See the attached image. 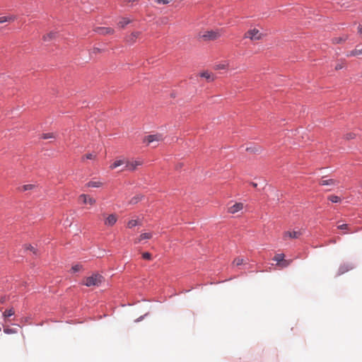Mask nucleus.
I'll return each instance as SVG.
<instances>
[{"mask_svg": "<svg viewBox=\"0 0 362 362\" xmlns=\"http://www.w3.org/2000/svg\"><path fill=\"white\" fill-rule=\"evenodd\" d=\"M104 278L99 274H93L91 276L83 279L82 284L88 287L99 286L101 285Z\"/></svg>", "mask_w": 362, "mask_h": 362, "instance_id": "nucleus-1", "label": "nucleus"}, {"mask_svg": "<svg viewBox=\"0 0 362 362\" xmlns=\"http://www.w3.org/2000/svg\"><path fill=\"white\" fill-rule=\"evenodd\" d=\"M263 37V34L259 32L257 28H252L247 30L245 35L244 38H248L252 41L259 40Z\"/></svg>", "mask_w": 362, "mask_h": 362, "instance_id": "nucleus-2", "label": "nucleus"}, {"mask_svg": "<svg viewBox=\"0 0 362 362\" xmlns=\"http://www.w3.org/2000/svg\"><path fill=\"white\" fill-rule=\"evenodd\" d=\"M163 140V137L162 134H151L146 136L144 139V142L146 143L148 145L154 144L153 147H156L160 141Z\"/></svg>", "mask_w": 362, "mask_h": 362, "instance_id": "nucleus-3", "label": "nucleus"}, {"mask_svg": "<svg viewBox=\"0 0 362 362\" xmlns=\"http://www.w3.org/2000/svg\"><path fill=\"white\" fill-rule=\"evenodd\" d=\"M221 36V33L218 30H206L202 35L204 40H214Z\"/></svg>", "mask_w": 362, "mask_h": 362, "instance_id": "nucleus-4", "label": "nucleus"}, {"mask_svg": "<svg viewBox=\"0 0 362 362\" xmlns=\"http://www.w3.org/2000/svg\"><path fill=\"white\" fill-rule=\"evenodd\" d=\"M143 160H127L125 169L128 170H135L139 166L142 165Z\"/></svg>", "mask_w": 362, "mask_h": 362, "instance_id": "nucleus-5", "label": "nucleus"}, {"mask_svg": "<svg viewBox=\"0 0 362 362\" xmlns=\"http://www.w3.org/2000/svg\"><path fill=\"white\" fill-rule=\"evenodd\" d=\"M103 216L105 217L104 224L107 227L113 226L117 221V216L115 214H109L107 216H105V214H103Z\"/></svg>", "mask_w": 362, "mask_h": 362, "instance_id": "nucleus-6", "label": "nucleus"}, {"mask_svg": "<svg viewBox=\"0 0 362 362\" xmlns=\"http://www.w3.org/2000/svg\"><path fill=\"white\" fill-rule=\"evenodd\" d=\"M79 199L85 204L94 205L95 204V199L94 198L85 194H81L79 196Z\"/></svg>", "mask_w": 362, "mask_h": 362, "instance_id": "nucleus-7", "label": "nucleus"}, {"mask_svg": "<svg viewBox=\"0 0 362 362\" xmlns=\"http://www.w3.org/2000/svg\"><path fill=\"white\" fill-rule=\"evenodd\" d=\"M243 206L244 205L243 203H235L232 206H228V212L230 214H235L241 211L243 209Z\"/></svg>", "mask_w": 362, "mask_h": 362, "instance_id": "nucleus-8", "label": "nucleus"}, {"mask_svg": "<svg viewBox=\"0 0 362 362\" xmlns=\"http://www.w3.org/2000/svg\"><path fill=\"white\" fill-rule=\"evenodd\" d=\"M140 35H141V32H139V31L133 32L129 35L127 36L125 40L127 42H128L129 44H133L136 41V40L139 37Z\"/></svg>", "mask_w": 362, "mask_h": 362, "instance_id": "nucleus-9", "label": "nucleus"}, {"mask_svg": "<svg viewBox=\"0 0 362 362\" xmlns=\"http://www.w3.org/2000/svg\"><path fill=\"white\" fill-rule=\"evenodd\" d=\"M301 235L300 231H286L284 233V239L287 240L288 238H298Z\"/></svg>", "mask_w": 362, "mask_h": 362, "instance_id": "nucleus-10", "label": "nucleus"}, {"mask_svg": "<svg viewBox=\"0 0 362 362\" xmlns=\"http://www.w3.org/2000/svg\"><path fill=\"white\" fill-rule=\"evenodd\" d=\"M200 76L204 78L209 82L213 81L215 79L214 75L208 71L201 73Z\"/></svg>", "mask_w": 362, "mask_h": 362, "instance_id": "nucleus-11", "label": "nucleus"}, {"mask_svg": "<svg viewBox=\"0 0 362 362\" xmlns=\"http://www.w3.org/2000/svg\"><path fill=\"white\" fill-rule=\"evenodd\" d=\"M97 32L100 35H111L113 34L114 30L111 28H98Z\"/></svg>", "mask_w": 362, "mask_h": 362, "instance_id": "nucleus-12", "label": "nucleus"}, {"mask_svg": "<svg viewBox=\"0 0 362 362\" xmlns=\"http://www.w3.org/2000/svg\"><path fill=\"white\" fill-rule=\"evenodd\" d=\"M338 229L339 230H345L346 231L344 233V234H346V233H356L358 231V230H351L349 227V225L348 224H346V223H344V224H341V225H339L337 226Z\"/></svg>", "mask_w": 362, "mask_h": 362, "instance_id": "nucleus-13", "label": "nucleus"}, {"mask_svg": "<svg viewBox=\"0 0 362 362\" xmlns=\"http://www.w3.org/2000/svg\"><path fill=\"white\" fill-rule=\"evenodd\" d=\"M85 186L86 187H100L103 186V182L98 180H91L87 182Z\"/></svg>", "mask_w": 362, "mask_h": 362, "instance_id": "nucleus-14", "label": "nucleus"}, {"mask_svg": "<svg viewBox=\"0 0 362 362\" xmlns=\"http://www.w3.org/2000/svg\"><path fill=\"white\" fill-rule=\"evenodd\" d=\"M151 237L152 234L151 233H144L140 235V236L135 240L134 243L136 244L141 242L142 240L150 239Z\"/></svg>", "mask_w": 362, "mask_h": 362, "instance_id": "nucleus-15", "label": "nucleus"}, {"mask_svg": "<svg viewBox=\"0 0 362 362\" xmlns=\"http://www.w3.org/2000/svg\"><path fill=\"white\" fill-rule=\"evenodd\" d=\"M360 54H362V48L356 47L354 50L349 52L346 54V57H355Z\"/></svg>", "mask_w": 362, "mask_h": 362, "instance_id": "nucleus-16", "label": "nucleus"}, {"mask_svg": "<svg viewBox=\"0 0 362 362\" xmlns=\"http://www.w3.org/2000/svg\"><path fill=\"white\" fill-rule=\"evenodd\" d=\"M132 20L127 18H121V19L117 23V25L120 28H124L127 25L130 23Z\"/></svg>", "mask_w": 362, "mask_h": 362, "instance_id": "nucleus-17", "label": "nucleus"}, {"mask_svg": "<svg viewBox=\"0 0 362 362\" xmlns=\"http://www.w3.org/2000/svg\"><path fill=\"white\" fill-rule=\"evenodd\" d=\"M16 20V17L14 16H6L0 17V23H4L6 22H13Z\"/></svg>", "mask_w": 362, "mask_h": 362, "instance_id": "nucleus-18", "label": "nucleus"}, {"mask_svg": "<svg viewBox=\"0 0 362 362\" xmlns=\"http://www.w3.org/2000/svg\"><path fill=\"white\" fill-rule=\"evenodd\" d=\"M337 183V181L334 179L322 180L320 182V185H336Z\"/></svg>", "mask_w": 362, "mask_h": 362, "instance_id": "nucleus-19", "label": "nucleus"}, {"mask_svg": "<svg viewBox=\"0 0 362 362\" xmlns=\"http://www.w3.org/2000/svg\"><path fill=\"white\" fill-rule=\"evenodd\" d=\"M284 257H285V255L283 253L276 254L274 257L273 259L274 261L277 262V264L279 265L284 259Z\"/></svg>", "mask_w": 362, "mask_h": 362, "instance_id": "nucleus-20", "label": "nucleus"}, {"mask_svg": "<svg viewBox=\"0 0 362 362\" xmlns=\"http://www.w3.org/2000/svg\"><path fill=\"white\" fill-rule=\"evenodd\" d=\"M35 187V186L34 185H32V184L24 185L22 187H19V190L21 192H25V191L31 190V189H34Z\"/></svg>", "mask_w": 362, "mask_h": 362, "instance_id": "nucleus-21", "label": "nucleus"}, {"mask_svg": "<svg viewBox=\"0 0 362 362\" xmlns=\"http://www.w3.org/2000/svg\"><path fill=\"white\" fill-rule=\"evenodd\" d=\"M15 313L14 312V310L13 308H10V309H7L6 310L4 313H3V317L4 318H8L12 315H13Z\"/></svg>", "mask_w": 362, "mask_h": 362, "instance_id": "nucleus-22", "label": "nucleus"}, {"mask_svg": "<svg viewBox=\"0 0 362 362\" xmlns=\"http://www.w3.org/2000/svg\"><path fill=\"white\" fill-rule=\"evenodd\" d=\"M96 153H87L86 154L85 156H83L81 158L82 161H84L86 159H89V160H94L96 158Z\"/></svg>", "mask_w": 362, "mask_h": 362, "instance_id": "nucleus-23", "label": "nucleus"}, {"mask_svg": "<svg viewBox=\"0 0 362 362\" xmlns=\"http://www.w3.org/2000/svg\"><path fill=\"white\" fill-rule=\"evenodd\" d=\"M126 164V161L123 160H115L111 165H110V168L111 169H115L123 164Z\"/></svg>", "mask_w": 362, "mask_h": 362, "instance_id": "nucleus-24", "label": "nucleus"}, {"mask_svg": "<svg viewBox=\"0 0 362 362\" xmlns=\"http://www.w3.org/2000/svg\"><path fill=\"white\" fill-rule=\"evenodd\" d=\"M57 35V33L54 32H50L47 35H45L43 36L44 41H49L52 39L54 38Z\"/></svg>", "mask_w": 362, "mask_h": 362, "instance_id": "nucleus-25", "label": "nucleus"}, {"mask_svg": "<svg viewBox=\"0 0 362 362\" xmlns=\"http://www.w3.org/2000/svg\"><path fill=\"white\" fill-rule=\"evenodd\" d=\"M142 197H143L142 195L137 194L131 199V200L129 201V204H136L142 199Z\"/></svg>", "mask_w": 362, "mask_h": 362, "instance_id": "nucleus-26", "label": "nucleus"}, {"mask_svg": "<svg viewBox=\"0 0 362 362\" xmlns=\"http://www.w3.org/2000/svg\"><path fill=\"white\" fill-rule=\"evenodd\" d=\"M328 199L333 203H338L341 202V198L336 195L329 196Z\"/></svg>", "mask_w": 362, "mask_h": 362, "instance_id": "nucleus-27", "label": "nucleus"}, {"mask_svg": "<svg viewBox=\"0 0 362 362\" xmlns=\"http://www.w3.org/2000/svg\"><path fill=\"white\" fill-rule=\"evenodd\" d=\"M292 262V260L291 259H284L279 266H280L282 268L287 267L288 265H290Z\"/></svg>", "mask_w": 362, "mask_h": 362, "instance_id": "nucleus-28", "label": "nucleus"}, {"mask_svg": "<svg viewBox=\"0 0 362 362\" xmlns=\"http://www.w3.org/2000/svg\"><path fill=\"white\" fill-rule=\"evenodd\" d=\"M138 224H139V221L137 220L132 219V220H130L128 221L127 227L129 228H132Z\"/></svg>", "mask_w": 362, "mask_h": 362, "instance_id": "nucleus-29", "label": "nucleus"}, {"mask_svg": "<svg viewBox=\"0 0 362 362\" xmlns=\"http://www.w3.org/2000/svg\"><path fill=\"white\" fill-rule=\"evenodd\" d=\"M243 262L244 259L243 258L237 257L233 260V264L235 266H240L243 264Z\"/></svg>", "mask_w": 362, "mask_h": 362, "instance_id": "nucleus-30", "label": "nucleus"}, {"mask_svg": "<svg viewBox=\"0 0 362 362\" xmlns=\"http://www.w3.org/2000/svg\"><path fill=\"white\" fill-rule=\"evenodd\" d=\"M228 67V63H226V64H218L216 65L215 69L216 70H220V69H227Z\"/></svg>", "mask_w": 362, "mask_h": 362, "instance_id": "nucleus-31", "label": "nucleus"}, {"mask_svg": "<svg viewBox=\"0 0 362 362\" xmlns=\"http://www.w3.org/2000/svg\"><path fill=\"white\" fill-rule=\"evenodd\" d=\"M41 138L43 139H50V138H54V136L52 133H46V134H42L41 136Z\"/></svg>", "mask_w": 362, "mask_h": 362, "instance_id": "nucleus-32", "label": "nucleus"}, {"mask_svg": "<svg viewBox=\"0 0 362 362\" xmlns=\"http://www.w3.org/2000/svg\"><path fill=\"white\" fill-rule=\"evenodd\" d=\"M4 332L6 334H15L17 332L16 329H11V328H4Z\"/></svg>", "mask_w": 362, "mask_h": 362, "instance_id": "nucleus-33", "label": "nucleus"}, {"mask_svg": "<svg viewBox=\"0 0 362 362\" xmlns=\"http://www.w3.org/2000/svg\"><path fill=\"white\" fill-rule=\"evenodd\" d=\"M81 268H82L81 265L76 264L71 267V270L73 271V272H77L80 271L81 269Z\"/></svg>", "mask_w": 362, "mask_h": 362, "instance_id": "nucleus-34", "label": "nucleus"}, {"mask_svg": "<svg viewBox=\"0 0 362 362\" xmlns=\"http://www.w3.org/2000/svg\"><path fill=\"white\" fill-rule=\"evenodd\" d=\"M356 136V134L354 133H348L346 134L344 137L346 140H350L354 139Z\"/></svg>", "mask_w": 362, "mask_h": 362, "instance_id": "nucleus-35", "label": "nucleus"}, {"mask_svg": "<svg viewBox=\"0 0 362 362\" xmlns=\"http://www.w3.org/2000/svg\"><path fill=\"white\" fill-rule=\"evenodd\" d=\"M142 257L145 259L150 260L151 259V254L149 252H144Z\"/></svg>", "mask_w": 362, "mask_h": 362, "instance_id": "nucleus-36", "label": "nucleus"}, {"mask_svg": "<svg viewBox=\"0 0 362 362\" xmlns=\"http://www.w3.org/2000/svg\"><path fill=\"white\" fill-rule=\"evenodd\" d=\"M344 66V62H341L339 63H338L336 66H335V70H339V69H341Z\"/></svg>", "mask_w": 362, "mask_h": 362, "instance_id": "nucleus-37", "label": "nucleus"}, {"mask_svg": "<svg viewBox=\"0 0 362 362\" xmlns=\"http://www.w3.org/2000/svg\"><path fill=\"white\" fill-rule=\"evenodd\" d=\"M345 39H343L341 37H335L333 39V42L334 43H340L342 41H344Z\"/></svg>", "mask_w": 362, "mask_h": 362, "instance_id": "nucleus-38", "label": "nucleus"}, {"mask_svg": "<svg viewBox=\"0 0 362 362\" xmlns=\"http://www.w3.org/2000/svg\"><path fill=\"white\" fill-rule=\"evenodd\" d=\"M172 0H158V3L160 4H168Z\"/></svg>", "mask_w": 362, "mask_h": 362, "instance_id": "nucleus-39", "label": "nucleus"}, {"mask_svg": "<svg viewBox=\"0 0 362 362\" xmlns=\"http://www.w3.org/2000/svg\"><path fill=\"white\" fill-rule=\"evenodd\" d=\"M27 249L30 250V251H32L34 254H36L35 249L32 245H30L29 247H28Z\"/></svg>", "mask_w": 362, "mask_h": 362, "instance_id": "nucleus-40", "label": "nucleus"}, {"mask_svg": "<svg viewBox=\"0 0 362 362\" xmlns=\"http://www.w3.org/2000/svg\"><path fill=\"white\" fill-rule=\"evenodd\" d=\"M6 301V296H2V297L0 298V302H1V303H4Z\"/></svg>", "mask_w": 362, "mask_h": 362, "instance_id": "nucleus-41", "label": "nucleus"}, {"mask_svg": "<svg viewBox=\"0 0 362 362\" xmlns=\"http://www.w3.org/2000/svg\"><path fill=\"white\" fill-rule=\"evenodd\" d=\"M358 31L360 34L362 35V25H359L358 27Z\"/></svg>", "mask_w": 362, "mask_h": 362, "instance_id": "nucleus-42", "label": "nucleus"}, {"mask_svg": "<svg viewBox=\"0 0 362 362\" xmlns=\"http://www.w3.org/2000/svg\"><path fill=\"white\" fill-rule=\"evenodd\" d=\"M251 185L254 187H256L257 186V184L255 183V182H252Z\"/></svg>", "mask_w": 362, "mask_h": 362, "instance_id": "nucleus-43", "label": "nucleus"}, {"mask_svg": "<svg viewBox=\"0 0 362 362\" xmlns=\"http://www.w3.org/2000/svg\"><path fill=\"white\" fill-rule=\"evenodd\" d=\"M139 0H127V2H135L138 1Z\"/></svg>", "mask_w": 362, "mask_h": 362, "instance_id": "nucleus-44", "label": "nucleus"}, {"mask_svg": "<svg viewBox=\"0 0 362 362\" xmlns=\"http://www.w3.org/2000/svg\"><path fill=\"white\" fill-rule=\"evenodd\" d=\"M99 51V49L98 48H95L94 49V52H98Z\"/></svg>", "mask_w": 362, "mask_h": 362, "instance_id": "nucleus-45", "label": "nucleus"}, {"mask_svg": "<svg viewBox=\"0 0 362 362\" xmlns=\"http://www.w3.org/2000/svg\"><path fill=\"white\" fill-rule=\"evenodd\" d=\"M360 185H361V187H362V182H361Z\"/></svg>", "mask_w": 362, "mask_h": 362, "instance_id": "nucleus-46", "label": "nucleus"}]
</instances>
